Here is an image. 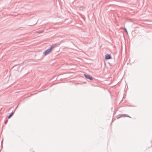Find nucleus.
Segmentation results:
<instances>
[{
    "mask_svg": "<svg viewBox=\"0 0 152 152\" xmlns=\"http://www.w3.org/2000/svg\"><path fill=\"white\" fill-rule=\"evenodd\" d=\"M43 31H38V32H37V33H41L42 32H43Z\"/></svg>",
    "mask_w": 152,
    "mask_h": 152,
    "instance_id": "obj_7",
    "label": "nucleus"
},
{
    "mask_svg": "<svg viewBox=\"0 0 152 152\" xmlns=\"http://www.w3.org/2000/svg\"><path fill=\"white\" fill-rule=\"evenodd\" d=\"M124 29L125 31V32L126 33V34H128V31H127L126 29V28H124Z\"/></svg>",
    "mask_w": 152,
    "mask_h": 152,
    "instance_id": "obj_6",
    "label": "nucleus"
},
{
    "mask_svg": "<svg viewBox=\"0 0 152 152\" xmlns=\"http://www.w3.org/2000/svg\"><path fill=\"white\" fill-rule=\"evenodd\" d=\"M84 75L85 77L86 78L89 79L91 80H93V78L91 76H90V75L86 74H84Z\"/></svg>",
    "mask_w": 152,
    "mask_h": 152,
    "instance_id": "obj_2",
    "label": "nucleus"
},
{
    "mask_svg": "<svg viewBox=\"0 0 152 152\" xmlns=\"http://www.w3.org/2000/svg\"><path fill=\"white\" fill-rule=\"evenodd\" d=\"M33 152H34V151Z\"/></svg>",
    "mask_w": 152,
    "mask_h": 152,
    "instance_id": "obj_10",
    "label": "nucleus"
},
{
    "mask_svg": "<svg viewBox=\"0 0 152 152\" xmlns=\"http://www.w3.org/2000/svg\"><path fill=\"white\" fill-rule=\"evenodd\" d=\"M56 44H52L50 47L49 48L46 50L43 53V55L46 56L49 54L52 51V49L56 45Z\"/></svg>",
    "mask_w": 152,
    "mask_h": 152,
    "instance_id": "obj_1",
    "label": "nucleus"
},
{
    "mask_svg": "<svg viewBox=\"0 0 152 152\" xmlns=\"http://www.w3.org/2000/svg\"><path fill=\"white\" fill-rule=\"evenodd\" d=\"M18 105L15 108V110H15H15H16V109L18 107Z\"/></svg>",
    "mask_w": 152,
    "mask_h": 152,
    "instance_id": "obj_8",
    "label": "nucleus"
},
{
    "mask_svg": "<svg viewBox=\"0 0 152 152\" xmlns=\"http://www.w3.org/2000/svg\"><path fill=\"white\" fill-rule=\"evenodd\" d=\"M15 112V110L12 111L11 113L8 116L7 118L8 119L10 118L13 115Z\"/></svg>",
    "mask_w": 152,
    "mask_h": 152,
    "instance_id": "obj_4",
    "label": "nucleus"
},
{
    "mask_svg": "<svg viewBox=\"0 0 152 152\" xmlns=\"http://www.w3.org/2000/svg\"><path fill=\"white\" fill-rule=\"evenodd\" d=\"M127 116V117H130L129 116L127 115H126V114H122V115H120V117H123V116Z\"/></svg>",
    "mask_w": 152,
    "mask_h": 152,
    "instance_id": "obj_5",
    "label": "nucleus"
},
{
    "mask_svg": "<svg viewBox=\"0 0 152 152\" xmlns=\"http://www.w3.org/2000/svg\"><path fill=\"white\" fill-rule=\"evenodd\" d=\"M112 58L110 54H107L105 56V59L106 60L111 59Z\"/></svg>",
    "mask_w": 152,
    "mask_h": 152,
    "instance_id": "obj_3",
    "label": "nucleus"
},
{
    "mask_svg": "<svg viewBox=\"0 0 152 152\" xmlns=\"http://www.w3.org/2000/svg\"><path fill=\"white\" fill-rule=\"evenodd\" d=\"M4 124H7V121H4Z\"/></svg>",
    "mask_w": 152,
    "mask_h": 152,
    "instance_id": "obj_9",
    "label": "nucleus"
}]
</instances>
